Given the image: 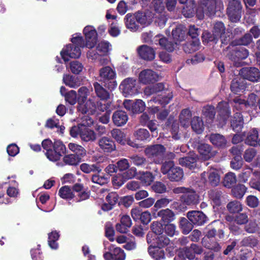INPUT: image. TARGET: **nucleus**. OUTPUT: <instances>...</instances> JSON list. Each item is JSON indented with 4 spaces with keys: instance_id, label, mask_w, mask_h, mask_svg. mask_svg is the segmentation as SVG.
<instances>
[{
    "instance_id": "1",
    "label": "nucleus",
    "mask_w": 260,
    "mask_h": 260,
    "mask_svg": "<svg viewBox=\"0 0 260 260\" xmlns=\"http://www.w3.org/2000/svg\"><path fill=\"white\" fill-rule=\"evenodd\" d=\"M222 222L216 220L208 225L206 236L202 240V244L204 247L216 252L220 251L221 247L220 244L216 241L211 242L210 239L214 238L216 236L219 239H223L224 232L222 228Z\"/></svg>"
},
{
    "instance_id": "2",
    "label": "nucleus",
    "mask_w": 260,
    "mask_h": 260,
    "mask_svg": "<svg viewBox=\"0 0 260 260\" xmlns=\"http://www.w3.org/2000/svg\"><path fill=\"white\" fill-rule=\"evenodd\" d=\"M161 172L163 175H167L171 181L178 182L183 178L184 173L179 167L176 166L172 160L166 161L162 163Z\"/></svg>"
},
{
    "instance_id": "3",
    "label": "nucleus",
    "mask_w": 260,
    "mask_h": 260,
    "mask_svg": "<svg viewBox=\"0 0 260 260\" xmlns=\"http://www.w3.org/2000/svg\"><path fill=\"white\" fill-rule=\"evenodd\" d=\"M115 77V72L109 66L103 67L99 71V81L111 91L114 90L117 85Z\"/></svg>"
},
{
    "instance_id": "4",
    "label": "nucleus",
    "mask_w": 260,
    "mask_h": 260,
    "mask_svg": "<svg viewBox=\"0 0 260 260\" xmlns=\"http://www.w3.org/2000/svg\"><path fill=\"white\" fill-rule=\"evenodd\" d=\"M216 0H201L196 8V16L200 19L204 18L205 14L211 17L216 12Z\"/></svg>"
},
{
    "instance_id": "5",
    "label": "nucleus",
    "mask_w": 260,
    "mask_h": 260,
    "mask_svg": "<svg viewBox=\"0 0 260 260\" xmlns=\"http://www.w3.org/2000/svg\"><path fill=\"white\" fill-rule=\"evenodd\" d=\"M166 148L161 144H154L148 146L144 149V153L147 158L155 164H159L163 162Z\"/></svg>"
},
{
    "instance_id": "6",
    "label": "nucleus",
    "mask_w": 260,
    "mask_h": 260,
    "mask_svg": "<svg viewBox=\"0 0 260 260\" xmlns=\"http://www.w3.org/2000/svg\"><path fill=\"white\" fill-rule=\"evenodd\" d=\"M242 6L239 0L229 1L226 9V14L230 20L232 22H237L241 18Z\"/></svg>"
},
{
    "instance_id": "7",
    "label": "nucleus",
    "mask_w": 260,
    "mask_h": 260,
    "mask_svg": "<svg viewBox=\"0 0 260 260\" xmlns=\"http://www.w3.org/2000/svg\"><path fill=\"white\" fill-rule=\"evenodd\" d=\"M146 241L149 246L158 248H167L171 241L170 239L165 235H155L150 233H148L146 235Z\"/></svg>"
},
{
    "instance_id": "8",
    "label": "nucleus",
    "mask_w": 260,
    "mask_h": 260,
    "mask_svg": "<svg viewBox=\"0 0 260 260\" xmlns=\"http://www.w3.org/2000/svg\"><path fill=\"white\" fill-rule=\"evenodd\" d=\"M217 120L221 126L225 125L228 119L231 117V110L229 103L225 101H221L217 106Z\"/></svg>"
},
{
    "instance_id": "9",
    "label": "nucleus",
    "mask_w": 260,
    "mask_h": 260,
    "mask_svg": "<svg viewBox=\"0 0 260 260\" xmlns=\"http://www.w3.org/2000/svg\"><path fill=\"white\" fill-rule=\"evenodd\" d=\"M119 89L125 97L134 95L138 93L137 80L134 78L124 79L119 86Z\"/></svg>"
},
{
    "instance_id": "10",
    "label": "nucleus",
    "mask_w": 260,
    "mask_h": 260,
    "mask_svg": "<svg viewBox=\"0 0 260 260\" xmlns=\"http://www.w3.org/2000/svg\"><path fill=\"white\" fill-rule=\"evenodd\" d=\"M240 75L244 79L253 83L260 82V71L255 67H245L240 71Z\"/></svg>"
},
{
    "instance_id": "11",
    "label": "nucleus",
    "mask_w": 260,
    "mask_h": 260,
    "mask_svg": "<svg viewBox=\"0 0 260 260\" xmlns=\"http://www.w3.org/2000/svg\"><path fill=\"white\" fill-rule=\"evenodd\" d=\"M234 48L229 52L228 55L229 58L234 62H238L240 60L246 59L249 55V51L243 46H235Z\"/></svg>"
},
{
    "instance_id": "12",
    "label": "nucleus",
    "mask_w": 260,
    "mask_h": 260,
    "mask_svg": "<svg viewBox=\"0 0 260 260\" xmlns=\"http://www.w3.org/2000/svg\"><path fill=\"white\" fill-rule=\"evenodd\" d=\"M81 47L74 44H69L60 52L62 58L65 62L69 60V58H79L81 54Z\"/></svg>"
},
{
    "instance_id": "13",
    "label": "nucleus",
    "mask_w": 260,
    "mask_h": 260,
    "mask_svg": "<svg viewBox=\"0 0 260 260\" xmlns=\"http://www.w3.org/2000/svg\"><path fill=\"white\" fill-rule=\"evenodd\" d=\"M186 216L196 226H202L208 220V217L201 211H189L187 212Z\"/></svg>"
},
{
    "instance_id": "14",
    "label": "nucleus",
    "mask_w": 260,
    "mask_h": 260,
    "mask_svg": "<svg viewBox=\"0 0 260 260\" xmlns=\"http://www.w3.org/2000/svg\"><path fill=\"white\" fill-rule=\"evenodd\" d=\"M83 34L86 40V46L92 48L96 45L98 41V34L95 29L92 26H86L83 29Z\"/></svg>"
},
{
    "instance_id": "15",
    "label": "nucleus",
    "mask_w": 260,
    "mask_h": 260,
    "mask_svg": "<svg viewBox=\"0 0 260 260\" xmlns=\"http://www.w3.org/2000/svg\"><path fill=\"white\" fill-rule=\"evenodd\" d=\"M158 79V74L150 69L142 70L139 75V82L145 85L153 84Z\"/></svg>"
},
{
    "instance_id": "16",
    "label": "nucleus",
    "mask_w": 260,
    "mask_h": 260,
    "mask_svg": "<svg viewBox=\"0 0 260 260\" xmlns=\"http://www.w3.org/2000/svg\"><path fill=\"white\" fill-rule=\"evenodd\" d=\"M108 249L103 255L105 260H125V254L121 248L111 245Z\"/></svg>"
},
{
    "instance_id": "17",
    "label": "nucleus",
    "mask_w": 260,
    "mask_h": 260,
    "mask_svg": "<svg viewBox=\"0 0 260 260\" xmlns=\"http://www.w3.org/2000/svg\"><path fill=\"white\" fill-rule=\"evenodd\" d=\"M67 149L65 145L60 140L55 141L52 149V153L49 155V159L52 161H56L66 153Z\"/></svg>"
},
{
    "instance_id": "18",
    "label": "nucleus",
    "mask_w": 260,
    "mask_h": 260,
    "mask_svg": "<svg viewBox=\"0 0 260 260\" xmlns=\"http://www.w3.org/2000/svg\"><path fill=\"white\" fill-rule=\"evenodd\" d=\"M230 127L236 133H240L244 127V117L241 112H236L231 116Z\"/></svg>"
},
{
    "instance_id": "19",
    "label": "nucleus",
    "mask_w": 260,
    "mask_h": 260,
    "mask_svg": "<svg viewBox=\"0 0 260 260\" xmlns=\"http://www.w3.org/2000/svg\"><path fill=\"white\" fill-rule=\"evenodd\" d=\"M197 150L202 159L205 160H209L214 157L216 153L211 145L206 143L199 144L197 147Z\"/></svg>"
},
{
    "instance_id": "20",
    "label": "nucleus",
    "mask_w": 260,
    "mask_h": 260,
    "mask_svg": "<svg viewBox=\"0 0 260 260\" xmlns=\"http://www.w3.org/2000/svg\"><path fill=\"white\" fill-rule=\"evenodd\" d=\"M137 51L139 56L143 60L152 61L155 58V52L154 50L146 45L139 46Z\"/></svg>"
},
{
    "instance_id": "21",
    "label": "nucleus",
    "mask_w": 260,
    "mask_h": 260,
    "mask_svg": "<svg viewBox=\"0 0 260 260\" xmlns=\"http://www.w3.org/2000/svg\"><path fill=\"white\" fill-rule=\"evenodd\" d=\"M247 88V83L243 78H236L233 79L230 85L231 91L236 94L244 92Z\"/></svg>"
},
{
    "instance_id": "22",
    "label": "nucleus",
    "mask_w": 260,
    "mask_h": 260,
    "mask_svg": "<svg viewBox=\"0 0 260 260\" xmlns=\"http://www.w3.org/2000/svg\"><path fill=\"white\" fill-rule=\"evenodd\" d=\"M128 117L127 113L122 110L114 111L112 116V120L114 125L122 126L127 122Z\"/></svg>"
},
{
    "instance_id": "23",
    "label": "nucleus",
    "mask_w": 260,
    "mask_h": 260,
    "mask_svg": "<svg viewBox=\"0 0 260 260\" xmlns=\"http://www.w3.org/2000/svg\"><path fill=\"white\" fill-rule=\"evenodd\" d=\"M180 198L181 201L187 205H196L199 202V196L193 189L190 188Z\"/></svg>"
},
{
    "instance_id": "24",
    "label": "nucleus",
    "mask_w": 260,
    "mask_h": 260,
    "mask_svg": "<svg viewBox=\"0 0 260 260\" xmlns=\"http://www.w3.org/2000/svg\"><path fill=\"white\" fill-rule=\"evenodd\" d=\"M132 224L130 217L125 215L121 217L120 222L116 224L115 229L116 231L120 233L126 234L129 231L128 229L131 228Z\"/></svg>"
},
{
    "instance_id": "25",
    "label": "nucleus",
    "mask_w": 260,
    "mask_h": 260,
    "mask_svg": "<svg viewBox=\"0 0 260 260\" xmlns=\"http://www.w3.org/2000/svg\"><path fill=\"white\" fill-rule=\"evenodd\" d=\"M118 194L114 192L108 193L106 197V200L107 203H105L102 205V209L105 211H108L112 210L115 205L118 203L119 200Z\"/></svg>"
},
{
    "instance_id": "26",
    "label": "nucleus",
    "mask_w": 260,
    "mask_h": 260,
    "mask_svg": "<svg viewBox=\"0 0 260 260\" xmlns=\"http://www.w3.org/2000/svg\"><path fill=\"white\" fill-rule=\"evenodd\" d=\"M100 148L105 152H111L116 149V145L113 140L107 137H103L99 140Z\"/></svg>"
},
{
    "instance_id": "27",
    "label": "nucleus",
    "mask_w": 260,
    "mask_h": 260,
    "mask_svg": "<svg viewBox=\"0 0 260 260\" xmlns=\"http://www.w3.org/2000/svg\"><path fill=\"white\" fill-rule=\"evenodd\" d=\"M167 249V248H158L155 246H149L148 252L150 256L155 260H162L166 257V251Z\"/></svg>"
},
{
    "instance_id": "28",
    "label": "nucleus",
    "mask_w": 260,
    "mask_h": 260,
    "mask_svg": "<svg viewBox=\"0 0 260 260\" xmlns=\"http://www.w3.org/2000/svg\"><path fill=\"white\" fill-rule=\"evenodd\" d=\"M124 23L127 28L131 31H137L139 25L138 24L136 14L133 13L127 14L124 19Z\"/></svg>"
},
{
    "instance_id": "29",
    "label": "nucleus",
    "mask_w": 260,
    "mask_h": 260,
    "mask_svg": "<svg viewBox=\"0 0 260 260\" xmlns=\"http://www.w3.org/2000/svg\"><path fill=\"white\" fill-rule=\"evenodd\" d=\"M216 113V110L213 106L207 105L203 108L202 116L207 123L213 121Z\"/></svg>"
},
{
    "instance_id": "30",
    "label": "nucleus",
    "mask_w": 260,
    "mask_h": 260,
    "mask_svg": "<svg viewBox=\"0 0 260 260\" xmlns=\"http://www.w3.org/2000/svg\"><path fill=\"white\" fill-rule=\"evenodd\" d=\"M93 86L96 95L101 100L107 101L110 99V94L109 92L104 88L100 83L94 82L93 83Z\"/></svg>"
},
{
    "instance_id": "31",
    "label": "nucleus",
    "mask_w": 260,
    "mask_h": 260,
    "mask_svg": "<svg viewBox=\"0 0 260 260\" xmlns=\"http://www.w3.org/2000/svg\"><path fill=\"white\" fill-rule=\"evenodd\" d=\"M166 90H168V89L165 88V84L160 82L146 87L144 88V92L145 95L149 96L160 92L164 93Z\"/></svg>"
},
{
    "instance_id": "32",
    "label": "nucleus",
    "mask_w": 260,
    "mask_h": 260,
    "mask_svg": "<svg viewBox=\"0 0 260 260\" xmlns=\"http://www.w3.org/2000/svg\"><path fill=\"white\" fill-rule=\"evenodd\" d=\"M208 196L213 207H219L221 205L222 192L220 190L218 189H211L208 191Z\"/></svg>"
},
{
    "instance_id": "33",
    "label": "nucleus",
    "mask_w": 260,
    "mask_h": 260,
    "mask_svg": "<svg viewBox=\"0 0 260 260\" xmlns=\"http://www.w3.org/2000/svg\"><path fill=\"white\" fill-rule=\"evenodd\" d=\"M225 26L222 21H217L214 24L213 32L217 36L218 38L221 39V43L223 44H228V40L226 38L222 39V36L225 32Z\"/></svg>"
},
{
    "instance_id": "34",
    "label": "nucleus",
    "mask_w": 260,
    "mask_h": 260,
    "mask_svg": "<svg viewBox=\"0 0 260 260\" xmlns=\"http://www.w3.org/2000/svg\"><path fill=\"white\" fill-rule=\"evenodd\" d=\"M173 93L170 90H166L164 93H162L160 96L153 98V101L155 103H158L162 107L168 105L173 98Z\"/></svg>"
},
{
    "instance_id": "35",
    "label": "nucleus",
    "mask_w": 260,
    "mask_h": 260,
    "mask_svg": "<svg viewBox=\"0 0 260 260\" xmlns=\"http://www.w3.org/2000/svg\"><path fill=\"white\" fill-rule=\"evenodd\" d=\"M211 143L216 147L220 148L225 147L226 140L225 137L219 134H212L209 138Z\"/></svg>"
},
{
    "instance_id": "36",
    "label": "nucleus",
    "mask_w": 260,
    "mask_h": 260,
    "mask_svg": "<svg viewBox=\"0 0 260 260\" xmlns=\"http://www.w3.org/2000/svg\"><path fill=\"white\" fill-rule=\"evenodd\" d=\"M200 45L199 39L188 40L183 45V49L186 53H192L199 49Z\"/></svg>"
},
{
    "instance_id": "37",
    "label": "nucleus",
    "mask_w": 260,
    "mask_h": 260,
    "mask_svg": "<svg viewBox=\"0 0 260 260\" xmlns=\"http://www.w3.org/2000/svg\"><path fill=\"white\" fill-rule=\"evenodd\" d=\"M252 42V35L249 33H246L244 36L240 38L236 39L232 41L230 45L232 46H248Z\"/></svg>"
},
{
    "instance_id": "38",
    "label": "nucleus",
    "mask_w": 260,
    "mask_h": 260,
    "mask_svg": "<svg viewBox=\"0 0 260 260\" xmlns=\"http://www.w3.org/2000/svg\"><path fill=\"white\" fill-rule=\"evenodd\" d=\"M179 164L182 166L188 168L190 170H193L197 168V158L196 157L187 156L180 158Z\"/></svg>"
},
{
    "instance_id": "39",
    "label": "nucleus",
    "mask_w": 260,
    "mask_h": 260,
    "mask_svg": "<svg viewBox=\"0 0 260 260\" xmlns=\"http://www.w3.org/2000/svg\"><path fill=\"white\" fill-rule=\"evenodd\" d=\"M258 132L256 128H253L248 133L245 139V144L252 146L257 145L258 143Z\"/></svg>"
},
{
    "instance_id": "40",
    "label": "nucleus",
    "mask_w": 260,
    "mask_h": 260,
    "mask_svg": "<svg viewBox=\"0 0 260 260\" xmlns=\"http://www.w3.org/2000/svg\"><path fill=\"white\" fill-rule=\"evenodd\" d=\"M157 216L161 218V221L164 224L169 223L174 219L175 214L169 209H162L157 213Z\"/></svg>"
},
{
    "instance_id": "41",
    "label": "nucleus",
    "mask_w": 260,
    "mask_h": 260,
    "mask_svg": "<svg viewBox=\"0 0 260 260\" xmlns=\"http://www.w3.org/2000/svg\"><path fill=\"white\" fill-rule=\"evenodd\" d=\"M202 42L204 45H208L209 43L212 44H216L218 42L219 38L213 32H211L208 30H205L203 31L202 35Z\"/></svg>"
},
{
    "instance_id": "42",
    "label": "nucleus",
    "mask_w": 260,
    "mask_h": 260,
    "mask_svg": "<svg viewBox=\"0 0 260 260\" xmlns=\"http://www.w3.org/2000/svg\"><path fill=\"white\" fill-rule=\"evenodd\" d=\"M192 130L198 134H202L204 129V125L202 119L198 117L194 116L190 123Z\"/></svg>"
},
{
    "instance_id": "43",
    "label": "nucleus",
    "mask_w": 260,
    "mask_h": 260,
    "mask_svg": "<svg viewBox=\"0 0 260 260\" xmlns=\"http://www.w3.org/2000/svg\"><path fill=\"white\" fill-rule=\"evenodd\" d=\"M191 113L188 109L181 111L179 115V120L181 125L183 127H188L191 122Z\"/></svg>"
},
{
    "instance_id": "44",
    "label": "nucleus",
    "mask_w": 260,
    "mask_h": 260,
    "mask_svg": "<svg viewBox=\"0 0 260 260\" xmlns=\"http://www.w3.org/2000/svg\"><path fill=\"white\" fill-rule=\"evenodd\" d=\"M177 256L180 260H185L186 258L191 260L196 257L190 246L180 248L178 251Z\"/></svg>"
},
{
    "instance_id": "45",
    "label": "nucleus",
    "mask_w": 260,
    "mask_h": 260,
    "mask_svg": "<svg viewBox=\"0 0 260 260\" xmlns=\"http://www.w3.org/2000/svg\"><path fill=\"white\" fill-rule=\"evenodd\" d=\"M247 189V188L244 185L239 183L232 187L231 193L234 197L240 199L243 198Z\"/></svg>"
},
{
    "instance_id": "46",
    "label": "nucleus",
    "mask_w": 260,
    "mask_h": 260,
    "mask_svg": "<svg viewBox=\"0 0 260 260\" xmlns=\"http://www.w3.org/2000/svg\"><path fill=\"white\" fill-rule=\"evenodd\" d=\"M186 31L181 26H178L173 29L172 32V37L175 44L183 41L185 37Z\"/></svg>"
},
{
    "instance_id": "47",
    "label": "nucleus",
    "mask_w": 260,
    "mask_h": 260,
    "mask_svg": "<svg viewBox=\"0 0 260 260\" xmlns=\"http://www.w3.org/2000/svg\"><path fill=\"white\" fill-rule=\"evenodd\" d=\"M194 224L188 219L181 217L179 220V226L184 234H188L191 231Z\"/></svg>"
},
{
    "instance_id": "48",
    "label": "nucleus",
    "mask_w": 260,
    "mask_h": 260,
    "mask_svg": "<svg viewBox=\"0 0 260 260\" xmlns=\"http://www.w3.org/2000/svg\"><path fill=\"white\" fill-rule=\"evenodd\" d=\"M81 131L80 137L83 141L89 142L95 139L96 136L93 131L85 127H83Z\"/></svg>"
},
{
    "instance_id": "49",
    "label": "nucleus",
    "mask_w": 260,
    "mask_h": 260,
    "mask_svg": "<svg viewBox=\"0 0 260 260\" xmlns=\"http://www.w3.org/2000/svg\"><path fill=\"white\" fill-rule=\"evenodd\" d=\"M69 149L73 152V154L81 158L83 157L86 154V151L82 146L76 143H70L68 145Z\"/></svg>"
},
{
    "instance_id": "50",
    "label": "nucleus",
    "mask_w": 260,
    "mask_h": 260,
    "mask_svg": "<svg viewBox=\"0 0 260 260\" xmlns=\"http://www.w3.org/2000/svg\"><path fill=\"white\" fill-rule=\"evenodd\" d=\"M63 82L71 88H76L80 85V82L78 77L71 75H64L63 77Z\"/></svg>"
},
{
    "instance_id": "51",
    "label": "nucleus",
    "mask_w": 260,
    "mask_h": 260,
    "mask_svg": "<svg viewBox=\"0 0 260 260\" xmlns=\"http://www.w3.org/2000/svg\"><path fill=\"white\" fill-rule=\"evenodd\" d=\"M80 170L86 174L91 172H97L98 173L102 171V169L97 164L89 165L87 163H83L80 166Z\"/></svg>"
},
{
    "instance_id": "52",
    "label": "nucleus",
    "mask_w": 260,
    "mask_h": 260,
    "mask_svg": "<svg viewBox=\"0 0 260 260\" xmlns=\"http://www.w3.org/2000/svg\"><path fill=\"white\" fill-rule=\"evenodd\" d=\"M82 161V158L73 154L65 155L63 157V162L67 165L77 166Z\"/></svg>"
},
{
    "instance_id": "53",
    "label": "nucleus",
    "mask_w": 260,
    "mask_h": 260,
    "mask_svg": "<svg viewBox=\"0 0 260 260\" xmlns=\"http://www.w3.org/2000/svg\"><path fill=\"white\" fill-rule=\"evenodd\" d=\"M58 195L61 198L65 200H71L75 197L71 188L67 185L62 186L59 189Z\"/></svg>"
},
{
    "instance_id": "54",
    "label": "nucleus",
    "mask_w": 260,
    "mask_h": 260,
    "mask_svg": "<svg viewBox=\"0 0 260 260\" xmlns=\"http://www.w3.org/2000/svg\"><path fill=\"white\" fill-rule=\"evenodd\" d=\"M236 182L237 178L235 174L229 172L224 176L223 184L225 187L231 188L235 185Z\"/></svg>"
},
{
    "instance_id": "55",
    "label": "nucleus",
    "mask_w": 260,
    "mask_h": 260,
    "mask_svg": "<svg viewBox=\"0 0 260 260\" xmlns=\"http://www.w3.org/2000/svg\"><path fill=\"white\" fill-rule=\"evenodd\" d=\"M138 178L142 184L146 186L150 185L154 179V177L152 173L147 171L140 172V176Z\"/></svg>"
},
{
    "instance_id": "56",
    "label": "nucleus",
    "mask_w": 260,
    "mask_h": 260,
    "mask_svg": "<svg viewBox=\"0 0 260 260\" xmlns=\"http://www.w3.org/2000/svg\"><path fill=\"white\" fill-rule=\"evenodd\" d=\"M131 163L137 167H145L147 165V160L143 156L134 154L130 156Z\"/></svg>"
},
{
    "instance_id": "57",
    "label": "nucleus",
    "mask_w": 260,
    "mask_h": 260,
    "mask_svg": "<svg viewBox=\"0 0 260 260\" xmlns=\"http://www.w3.org/2000/svg\"><path fill=\"white\" fill-rule=\"evenodd\" d=\"M258 243L257 238L253 235H251L244 238L240 243L242 246L253 248L257 245Z\"/></svg>"
},
{
    "instance_id": "58",
    "label": "nucleus",
    "mask_w": 260,
    "mask_h": 260,
    "mask_svg": "<svg viewBox=\"0 0 260 260\" xmlns=\"http://www.w3.org/2000/svg\"><path fill=\"white\" fill-rule=\"evenodd\" d=\"M209 183L212 186H217L220 180V175L216 170H211L208 176Z\"/></svg>"
},
{
    "instance_id": "59",
    "label": "nucleus",
    "mask_w": 260,
    "mask_h": 260,
    "mask_svg": "<svg viewBox=\"0 0 260 260\" xmlns=\"http://www.w3.org/2000/svg\"><path fill=\"white\" fill-rule=\"evenodd\" d=\"M59 234L56 231H52L48 234V242L49 246L54 249L58 248V244L57 242L59 238Z\"/></svg>"
},
{
    "instance_id": "60",
    "label": "nucleus",
    "mask_w": 260,
    "mask_h": 260,
    "mask_svg": "<svg viewBox=\"0 0 260 260\" xmlns=\"http://www.w3.org/2000/svg\"><path fill=\"white\" fill-rule=\"evenodd\" d=\"M233 102L235 104L233 107L234 109H236L239 112H242L246 111L248 108L246 103V100L240 98V96H236L233 99Z\"/></svg>"
},
{
    "instance_id": "61",
    "label": "nucleus",
    "mask_w": 260,
    "mask_h": 260,
    "mask_svg": "<svg viewBox=\"0 0 260 260\" xmlns=\"http://www.w3.org/2000/svg\"><path fill=\"white\" fill-rule=\"evenodd\" d=\"M112 137L119 144L124 145L126 142L125 134L119 129H113L111 132Z\"/></svg>"
},
{
    "instance_id": "62",
    "label": "nucleus",
    "mask_w": 260,
    "mask_h": 260,
    "mask_svg": "<svg viewBox=\"0 0 260 260\" xmlns=\"http://www.w3.org/2000/svg\"><path fill=\"white\" fill-rule=\"evenodd\" d=\"M89 90L86 86H82L78 90L77 100L78 103H85L89 95Z\"/></svg>"
},
{
    "instance_id": "63",
    "label": "nucleus",
    "mask_w": 260,
    "mask_h": 260,
    "mask_svg": "<svg viewBox=\"0 0 260 260\" xmlns=\"http://www.w3.org/2000/svg\"><path fill=\"white\" fill-rule=\"evenodd\" d=\"M226 208L231 213H238L242 210V205L238 201L229 202L226 205Z\"/></svg>"
},
{
    "instance_id": "64",
    "label": "nucleus",
    "mask_w": 260,
    "mask_h": 260,
    "mask_svg": "<svg viewBox=\"0 0 260 260\" xmlns=\"http://www.w3.org/2000/svg\"><path fill=\"white\" fill-rule=\"evenodd\" d=\"M135 136L137 140L141 141L150 140V135L146 129H139L135 132Z\"/></svg>"
}]
</instances>
